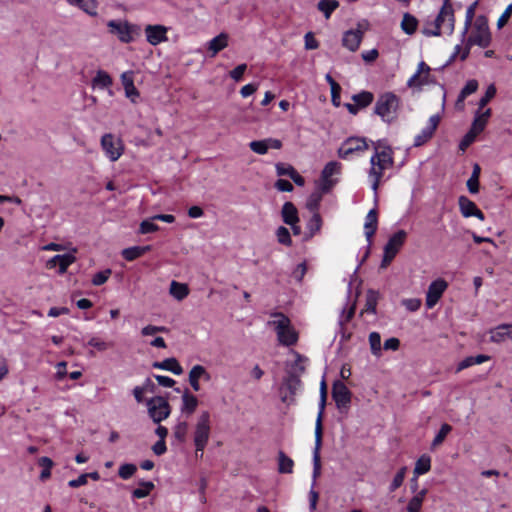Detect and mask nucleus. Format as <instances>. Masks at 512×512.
I'll list each match as a JSON object with an SVG mask.
<instances>
[{
  "label": "nucleus",
  "instance_id": "nucleus-1",
  "mask_svg": "<svg viewBox=\"0 0 512 512\" xmlns=\"http://www.w3.org/2000/svg\"><path fill=\"white\" fill-rule=\"evenodd\" d=\"M271 317L272 320L268 321V325L274 328L279 343L284 346L295 345L298 341V332L290 319L281 312H273Z\"/></svg>",
  "mask_w": 512,
  "mask_h": 512
},
{
  "label": "nucleus",
  "instance_id": "nucleus-2",
  "mask_svg": "<svg viewBox=\"0 0 512 512\" xmlns=\"http://www.w3.org/2000/svg\"><path fill=\"white\" fill-rule=\"evenodd\" d=\"M491 42V34L488 27V21L484 16H478L474 22V26L470 36L467 39L466 47L460 55L461 60H465L473 45L485 48Z\"/></svg>",
  "mask_w": 512,
  "mask_h": 512
},
{
  "label": "nucleus",
  "instance_id": "nucleus-3",
  "mask_svg": "<svg viewBox=\"0 0 512 512\" xmlns=\"http://www.w3.org/2000/svg\"><path fill=\"white\" fill-rule=\"evenodd\" d=\"M393 164V156L389 155L388 152L381 151V153L373 154L371 156V167L368 172V177L371 182V188L375 192V194L377 193V190L380 186L385 170L392 168Z\"/></svg>",
  "mask_w": 512,
  "mask_h": 512
},
{
  "label": "nucleus",
  "instance_id": "nucleus-4",
  "mask_svg": "<svg viewBox=\"0 0 512 512\" xmlns=\"http://www.w3.org/2000/svg\"><path fill=\"white\" fill-rule=\"evenodd\" d=\"M211 433V416L208 411H202L194 427L193 440L196 457H202Z\"/></svg>",
  "mask_w": 512,
  "mask_h": 512
},
{
  "label": "nucleus",
  "instance_id": "nucleus-5",
  "mask_svg": "<svg viewBox=\"0 0 512 512\" xmlns=\"http://www.w3.org/2000/svg\"><path fill=\"white\" fill-rule=\"evenodd\" d=\"M454 30V14L453 9L448 0L441 8L438 16L434 20V29L424 27L422 33L426 36H438L442 32L448 35L452 34Z\"/></svg>",
  "mask_w": 512,
  "mask_h": 512
},
{
  "label": "nucleus",
  "instance_id": "nucleus-6",
  "mask_svg": "<svg viewBox=\"0 0 512 512\" xmlns=\"http://www.w3.org/2000/svg\"><path fill=\"white\" fill-rule=\"evenodd\" d=\"M399 98L392 92L380 95L375 103L374 113L384 122L391 123L397 117Z\"/></svg>",
  "mask_w": 512,
  "mask_h": 512
},
{
  "label": "nucleus",
  "instance_id": "nucleus-7",
  "mask_svg": "<svg viewBox=\"0 0 512 512\" xmlns=\"http://www.w3.org/2000/svg\"><path fill=\"white\" fill-rule=\"evenodd\" d=\"M109 32L116 35L122 43H131L141 35V28L137 24H132L127 21L110 20L107 23Z\"/></svg>",
  "mask_w": 512,
  "mask_h": 512
},
{
  "label": "nucleus",
  "instance_id": "nucleus-8",
  "mask_svg": "<svg viewBox=\"0 0 512 512\" xmlns=\"http://www.w3.org/2000/svg\"><path fill=\"white\" fill-rule=\"evenodd\" d=\"M147 412L155 424H160L171 414L169 402L162 396H155L146 401Z\"/></svg>",
  "mask_w": 512,
  "mask_h": 512
},
{
  "label": "nucleus",
  "instance_id": "nucleus-9",
  "mask_svg": "<svg viewBox=\"0 0 512 512\" xmlns=\"http://www.w3.org/2000/svg\"><path fill=\"white\" fill-rule=\"evenodd\" d=\"M406 236L407 234L404 230H399L390 237V239L384 246V255L381 262L382 268L387 267L391 263V261L394 259V257L404 244Z\"/></svg>",
  "mask_w": 512,
  "mask_h": 512
},
{
  "label": "nucleus",
  "instance_id": "nucleus-10",
  "mask_svg": "<svg viewBox=\"0 0 512 512\" xmlns=\"http://www.w3.org/2000/svg\"><path fill=\"white\" fill-rule=\"evenodd\" d=\"M302 382L295 375H286L279 388L280 399L283 403L290 405L294 403V396L301 389Z\"/></svg>",
  "mask_w": 512,
  "mask_h": 512
},
{
  "label": "nucleus",
  "instance_id": "nucleus-11",
  "mask_svg": "<svg viewBox=\"0 0 512 512\" xmlns=\"http://www.w3.org/2000/svg\"><path fill=\"white\" fill-rule=\"evenodd\" d=\"M101 147L105 152V155L110 161H117L123 154V144L119 138H116L113 134H104L101 138Z\"/></svg>",
  "mask_w": 512,
  "mask_h": 512
},
{
  "label": "nucleus",
  "instance_id": "nucleus-12",
  "mask_svg": "<svg viewBox=\"0 0 512 512\" xmlns=\"http://www.w3.org/2000/svg\"><path fill=\"white\" fill-rule=\"evenodd\" d=\"M366 29V22L358 23L356 29H350L343 34L342 45L351 52L357 51Z\"/></svg>",
  "mask_w": 512,
  "mask_h": 512
},
{
  "label": "nucleus",
  "instance_id": "nucleus-13",
  "mask_svg": "<svg viewBox=\"0 0 512 512\" xmlns=\"http://www.w3.org/2000/svg\"><path fill=\"white\" fill-rule=\"evenodd\" d=\"M341 163L337 161L328 162L321 173L320 189L322 192H329L332 187L337 183L336 179L332 177L339 175L341 172Z\"/></svg>",
  "mask_w": 512,
  "mask_h": 512
},
{
  "label": "nucleus",
  "instance_id": "nucleus-14",
  "mask_svg": "<svg viewBox=\"0 0 512 512\" xmlns=\"http://www.w3.org/2000/svg\"><path fill=\"white\" fill-rule=\"evenodd\" d=\"M430 67L423 61L418 64L417 71L410 77L407 82L410 88H421L424 85H429L435 82L430 74Z\"/></svg>",
  "mask_w": 512,
  "mask_h": 512
},
{
  "label": "nucleus",
  "instance_id": "nucleus-15",
  "mask_svg": "<svg viewBox=\"0 0 512 512\" xmlns=\"http://www.w3.org/2000/svg\"><path fill=\"white\" fill-rule=\"evenodd\" d=\"M368 149V144L364 138L352 137L347 139L338 149L340 158L347 159L355 152L364 151Z\"/></svg>",
  "mask_w": 512,
  "mask_h": 512
},
{
  "label": "nucleus",
  "instance_id": "nucleus-16",
  "mask_svg": "<svg viewBox=\"0 0 512 512\" xmlns=\"http://www.w3.org/2000/svg\"><path fill=\"white\" fill-rule=\"evenodd\" d=\"M332 397L338 409H347L351 402V392L342 381H336L332 387Z\"/></svg>",
  "mask_w": 512,
  "mask_h": 512
},
{
  "label": "nucleus",
  "instance_id": "nucleus-17",
  "mask_svg": "<svg viewBox=\"0 0 512 512\" xmlns=\"http://www.w3.org/2000/svg\"><path fill=\"white\" fill-rule=\"evenodd\" d=\"M447 288V282L443 279L433 281L426 294V306L427 308H433L441 298L442 294Z\"/></svg>",
  "mask_w": 512,
  "mask_h": 512
},
{
  "label": "nucleus",
  "instance_id": "nucleus-18",
  "mask_svg": "<svg viewBox=\"0 0 512 512\" xmlns=\"http://www.w3.org/2000/svg\"><path fill=\"white\" fill-rule=\"evenodd\" d=\"M167 27L163 25H147L145 27L146 40L149 44L156 46L167 41Z\"/></svg>",
  "mask_w": 512,
  "mask_h": 512
},
{
  "label": "nucleus",
  "instance_id": "nucleus-19",
  "mask_svg": "<svg viewBox=\"0 0 512 512\" xmlns=\"http://www.w3.org/2000/svg\"><path fill=\"white\" fill-rule=\"evenodd\" d=\"M200 379L210 381L211 376L204 366L195 365L191 368L188 376L189 383L195 392H198L201 388L199 383Z\"/></svg>",
  "mask_w": 512,
  "mask_h": 512
},
{
  "label": "nucleus",
  "instance_id": "nucleus-20",
  "mask_svg": "<svg viewBox=\"0 0 512 512\" xmlns=\"http://www.w3.org/2000/svg\"><path fill=\"white\" fill-rule=\"evenodd\" d=\"M459 208L464 217L475 216L480 220H484V214L479 210L476 204L466 196H460L458 199Z\"/></svg>",
  "mask_w": 512,
  "mask_h": 512
},
{
  "label": "nucleus",
  "instance_id": "nucleus-21",
  "mask_svg": "<svg viewBox=\"0 0 512 512\" xmlns=\"http://www.w3.org/2000/svg\"><path fill=\"white\" fill-rule=\"evenodd\" d=\"M121 83L125 90V95L129 98L133 103L137 101L139 97V92L134 86V78L132 71H126L121 74Z\"/></svg>",
  "mask_w": 512,
  "mask_h": 512
},
{
  "label": "nucleus",
  "instance_id": "nucleus-22",
  "mask_svg": "<svg viewBox=\"0 0 512 512\" xmlns=\"http://www.w3.org/2000/svg\"><path fill=\"white\" fill-rule=\"evenodd\" d=\"M70 6L76 7L82 10L89 16L97 15L98 3L96 0H66Z\"/></svg>",
  "mask_w": 512,
  "mask_h": 512
},
{
  "label": "nucleus",
  "instance_id": "nucleus-23",
  "mask_svg": "<svg viewBox=\"0 0 512 512\" xmlns=\"http://www.w3.org/2000/svg\"><path fill=\"white\" fill-rule=\"evenodd\" d=\"M282 218L285 224L293 225L299 222L298 211L292 202H285L282 207Z\"/></svg>",
  "mask_w": 512,
  "mask_h": 512
},
{
  "label": "nucleus",
  "instance_id": "nucleus-24",
  "mask_svg": "<svg viewBox=\"0 0 512 512\" xmlns=\"http://www.w3.org/2000/svg\"><path fill=\"white\" fill-rule=\"evenodd\" d=\"M293 355L295 356V362L291 366L287 367L286 372L287 375H295L298 379H300L301 375L305 372V362L307 359L296 351H293Z\"/></svg>",
  "mask_w": 512,
  "mask_h": 512
},
{
  "label": "nucleus",
  "instance_id": "nucleus-25",
  "mask_svg": "<svg viewBox=\"0 0 512 512\" xmlns=\"http://www.w3.org/2000/svg\"><path fill=\"white\" fill-rule=\"evenodd\" d=\"M377 211L376 209H371L365 218V224H364V230H365V236L368 240V242H371V238L376 232L377 229Z\"/></svg>",
  "mask_w": 512,
  "mask_h": 512
},
{
  "label": "nucleus",
  "instance_id": "nucleus-26",
  "mask_svg": "<svg viewBox=\"0 0 512 512\" xmlns=\"http://www.w3.org/2000/svg\"><path fill=\"white\" fill-rule=\"evenodd\" d=\"M228 46V35L220 33L208 42V50L211 52V57H214L218 52Z\"/></svg>",
  "mask_w": 512,
  "mask_h": 512
},
{
  "label": "nucleus",
  "instance_id": "nucleus-27",
  "mask_svg": "<svg viewBox=\"0 0 512 512\" xmlns=\"http://www.w3.org/2000/svg\"><path fill=\"white\" fill-rule=\"evenodd\" d=\"M490 116H491V109H486L483 112L478 110L476 112V115H475V118H474V121L472 123L470 130L474 131L476 134L481 133L484 130Z\"/></svg>",
  "mask_w": 512,
  "mask_h": 512
},
{
  "label": "nucleus",
  "instance_id": "nucleus-28",
  "mask_svg": "<svg viewBox=\"0 0 512 512\" xmlns=\"http://www.w3.org/2000/svg\"><path fill=\"white\" fill-rule=\"evenodd\" d=\"M322 446V439L315 438V447L313 451V482L312 487L316 484V479L321 473V458L320 449Z\"/></svg>",
  "mask_w": 512,
  "mask_h": 512
},
{
  "label": "nucleus",
  "instance_id": "nucleus-29",
  "mask_svg": "<svg viewBox=\"0 0 512 512\" xmlns=\"http://www.w3.org/2000/svg\"><path fill=\"white\" fill-rule=\"evenodd\" d=\"M153 367L171 371L175 375H181L183 373L182 367L175 358H167L161 362H155L153 363Z\"/></svg>",
  "mask_w": 512,
  "mask_h": 512
},
{
  "label": "nucleus",
  "instance_id": "nucleus-30",
  "mask_svg": "<svg viewBox=\"0 0 512 512\" xmlns=\"http://www.w3.org/2000/svg\"><path fill=\"white\" fill-rule=\"evenodd\" d=\"M198 406V399L195 395L185 391L182 395L181 411L183 413L192 414Z\"/></svg>",
  "mask_w": 512,
  "mask_h": 512
},
{
  "label": "nucleus",
  "instance_id": "nucleus-31",
  "mask_svg": "<svg viewBox=\"0 0 512 512\" xmlns=\"http://www.w3.org/2000/svg\"><path fill=\"white\" fill-rule=\"evenodd\" d=\"M507 337H511L509 324H501L490 331V340L492 342L500 343Z\"/></svg>",
  "mask_w": 512,
  "mask_h": 512
},
{
  "label": "nucleus",
  "instance_id": "nucleus-32",
  "mask_svg": "<svg viewBox=\"0 0 512 512\" xmlns=\"http://www.w3.org/2000/svg\"><path fill=\"white\" fill-rule=\"evenodd\" d=\"M151 250V246H133L122 251V256L127 261H133Z\"/></svg>",
  "mask_w": 512,
  "mask_h": 512
},
{
  "label": "nucleus",
  "instance_id": "nucleus-33",
  "mask_svg": "<svg viewBox=\"0 0 512 512\" xmlns=\"http://www.w3.org/2000/svg\"><path fill=\"white\" fill-rule=\"evenodd\" d=\"M170 294L178 301L183 300L189 294L188 286L184 283L172 281L169 289Z\"/></svg>",
  "mask_w": 512,
  "mask_h": 512
},
{
  "label": "nucleus",
  "instance_id": "nucleus-34",
  "mask_svg": "<svg viewBox=\"0 0 512 512\" xmlns=\"http://www.w3.org/2000/svg\"><path fill=\"white\" fill-rule=\"evenodd\" d=\"M324 193L325 192H322L319 186L318 189L308 197L306 207L312 214L318 213V208Z\"/></svg>",
  "mask_w": 512,
  "mask_h": 512
},
{
  "label": "nucleus",
  "instance_id": "nucleus-35",
  "mask_svg": "<svg viewBox=\"0 0 512 512\" xmlns=\"http://www.w3.org/2000/svg\"><path fill=\"white\" fill-rule=\"evenodd\" d=\"M426 494L427 489H422L413 496L408 502L407 512H420Z\"/></svg>",
  "mask_w": 512,
  "mask_h": 512
},
{
  "label": "nucleus",
  "instance_id": "nucleus-36",
  "mask_svg": "<svg viewBox=\"0 0 512 512\" xmlns=\"http://www.w3.org/2000/svg\"><path fill=\"white\" fill-rule=\"evenodd\" d=\"M294 461L288 457L283 451L278 453V471L279 473L290 474L293 472Z\"/></svg>",
  "mask_w": 512,
  "mask_h": 512
},
{
  "label": "nucleus",
  "instance_id": "nucleus-37",
  "mask_svg": "<svg viewBox=\"0 0 512 512\" xmlns=\"http://www.w3.org/2000/svg\"><path fill=\"white\" fill-rule=\"evenodd\" d=\"M418 26V20L411 14L405 13L401 21V29L408 35H412Z\"/></svg>",
  "mask_w": 512,
  "mask_h": 512
},
{
  "label": "nucleus",
  "instance_id": "nucleus-38",
  "mask_svg": "<svg viewBox=\"0 0 512 512\" xmlns=\"http://www.w3.org/2000/svg\"><path fill=\"white\" fill-rule=\"evenodd\" d=\"M92 84L93 87L100 89L109 88L112 85V78L107 72L99 70L96 76L93 78Z\"/></svg>",
  "mask_w": 512,
  "mask_h": 512
},
{
  "label": "nucleus",
  "instance_id": "nucleus-39",
  "mask_svg": "<svg viewBox=\"0 0 512 512\" xmlns=\"http://www.w3.org/2000/svg\"><path fill=\"white\" fill-rule=\"evenodd\" d=\"M55 260L58 263V272L59 274H64L67 271V268L75 262L76 257L72 253L55 255Z\"/></svg>",
  "mask_w": 512,
  "mask_h": 512
},
{
  "label": "nucleus",
  "instance_id": "nucleus-40",
  "mask_svg": "<svg viewBox=\"0 0 512 512\" xmlns=\"http://www.w3.org/2000/svg\"><path fill=\"white\" fill-rule=\"evenodd\" d=\"M489 360V356L486 355H477V356H469L462 360L457 367V372H460L468 367H471L476 364H482L485 361Z\"/></svg>",
  "mask_w": 512,
  "mask_h": 512
},
{
  "label": "nucleus",
  "instance_id": "nucleus-41",
  "mask_svg": "<svg viewBox=\"0 0 512 512\" xmlns=\"http://www.w3.org/2000/svg\"><path fill=\"white\" fill-rule=\"evenodd\" d=\"M326 405V398H324V395L320 396V403H319V412L315 423V438L322 439L323 435V426H322V419L324 414V409Z\"/></svg>",
  "mask_w": 512,
  "mask_h": 512
},
{
  "label": "nucleus",
  "instance_id": "nucleus-42",
  "mask_svg": "<svg viewBox=\"0 0 512 512\" xmlns=\"http://www.w3.org/2000/svg\"><path fill=\"white\" fill-rule=\"evenodd\" d=\"M431 468V459L427 455H422L415 464L414 475L418 477L419 475L427 473Z\"/></svg>",
  "mask_w": 512,
  "mask_h": 512
},
{
  "label": "nucleus",
  "instance_id": "nucleus-43",
  "mask_svg": "<svg viewBox=\"0 0 512 512\" xmlns=\"http://www.w3.org/2000/svg\"><path fill=\"white\" fill-rule=\"evenodd\" d=\"M322 227V219L319 213L312 214L311 219L307 223L308 236L307 238L313 237L315 234L320 232Z\"/></svg>",
  "mask_w": 512,
  "mask_h": 512
},
{
  "label": "nucleus",
  "instance_id": "nucleus-44",
  "mask_svg": "<svg viewBox=\"0 0 512 512\" xmlns=\"http://www.w3.org/2000/svg\"><path fill=\"white\" fill-rule=\"evenodd\" d=\"M369 344L372 354L376 357H380L382 353V348L381 336L378 332H371L369 334Z\"/></svg>",
  "mask_w": 512,
  "mask_h": 512
},
{
  "label": "nucleus",
  "instance_id": "nucleus-45",
  "mask_svg": "<svg viewBox=\"0 0 512 512\" xmlns=\"http://www.w3.org/2000/svg\"><path fill=\"white\" fill-rule=\"evenodd\" d=\"M87 345L95 348L99 352H104L114 346L112 341L108 342L99 337L93 336L89 339Z\"/></svg>",
  "mask_w": 512,
  "mask_h": 512
},
{
  "label": "nucleus",
  "instance_id": "nucleus-46",
  "mask_svg": "<svg viewBox=\"0 0 512 512\" xmlns=\"http://www.w3.org/2000/svg\"><path fill=\"white\" fill-rule=\"evenodd\" d=\"M373 94L368 91H363L359 94H356L352 97L353 101L360 107L365 108L370 105L373 101Z\"/></svg>",
  "mask_w": 512,
  "mask_h": 512
},
{
  "label": "nucleus",
  "instance_id": "nucleus-47",
  "mask_svg": "<svg viewBox=\"0 0 512 512\" xmlns=\"http://www.w3.org/2000/svg\"><path fill=\"white\" fill-rule=\"evenodd\" d=\"M338 7V2L336 0H321L318 3V9L322 11L328 19L331 13Z\"/></svg>",
  "mask_w": 512,
  "mask_h": 512
},
{
  "label": "nucleus",
  "instance_id": "nucleus-48",
  "mask_svg": "<svg viewBox=\"0 0 512 512\" xmlns=\"http://www.w3.org/2000/svg\"><path fill=\"white\" fill-rule=\"evenodd\" d=\"M39 465L43 468L40 479L42 481L47 480L51 475V468L53 466V461L49 457H41L38 460Z\"/></svg>",
  "mask_w": 512,
  "mask_h": 512
},
{
  "label": "nucleus",
  "instance_id": "nucleus-49",
  "mask_svg": "<svg viewBox=\"0 0 512 512\" xmlns=\"http://www.w3.org/2000/svg\"><path fill=\"white\" fill-rule=\"evenodd\" d=\"M141 488H137L133 491V497L137 499L144 498L149 495L150 491L154 488V484L152 482H141Z\"/></svg>",
  "mask_w": 512,
  "mask_h": 512
},
{
  "label": "nucleus",
  "instance_id": "nucleus-50",
  "mask_svg": "<svg viewBox=\"0 0 512 512\" xmlns=\"http://www.w3.org/2000/svg\"><path fill=\"white\" fill-rule=\"evenodd\" d=\"M451 430L452 427L449 424H443L432 442V448H436L441 445Z\"/></svg>",
  "mask_w": 512,
  "mask_h": 512
},
{
  "label": "nucleus",
  "instance_id": "nucleus-51",
  "mask_svg": "<svg viewBox=\"0 0 512 512\" xmlns=\"http://www.w3.org/2000/svg\"><path fill=\"white\" fill-rule=\"evenodd\" d=\"M406 471H407V467H402L397 473L396 475L394 476L390 486H389V490L391 492L395 491L396 489H398L402 484H403V481H404V478H405V475H406Z\"/></svg>",
  "mask_w": 512,
  "mask_h": 512
},
{
  "label": "nucleus",
  "instance_id": "nucleus-52",
  "mask_svg": "<svg viewBox=\"0 0 512 512\" xmlns=\"http://www.w3.org/2000/svg\"><path fill=\"white\" fill-rule=\"evenodd\" d=\"M377 305V293L374 291H369L366 298V305L363 312H370L374 314L376 312Z\"/></svg>",
  "mask_w": 512,
  "mask_h": 512
},
{
  "label": "nucleus",
  "instance_id": "nucleus-53",
  "mask_svg": "<svg viewBox=\"0 0 512 512\" xmlns=\"http://www.w3.org/2000/svg\"><path fill=\"white\" fill-rule=\"evenodd\" d=\"M276 236L279 243L286 246L292 244L290 232L286 227L280 226L276 231Z\"/></svg>",
  "mask_w": 512,
  "mask_h": 512
},
{
  "label": "nucleus",
  "instance_id": "nucleus-54",
  "mask_svg": "<svg viewBox=\"0 0 512 512\" xmlns=\"http://www.w3.org/2000/svg\"><path fill=\"white\" fill-rule=\"evenodd\" d=\"M249 148L259 155H264L268 151V145L266 142V139L264 140H258V141H252L249 143Z\"/></svg>",
  "mask_w": 512,
  "mask_h": 512
},
{
  "label": "nucleus",
  "instance_id": "nucleus-55",
  "mask_svg": "<svg viewBox=\"0 0 512 512\" xmlns=\"http://www.w3.org/2000/svg\"><path fill=\"white\" fill-rule=\"evenodd\" d=\"M478 89V82L474 79L469 80L460 92V100H464L467 96L473 94Z\"/></svg>",
  "mask_w": 512,
  "mask_h": 512
},
{
  "label": "nucleus",
  "instance_id": "nucleus-56",
  "mask_svg": "<svg viewBox=\"0 0 512 512\" xmlns=\"http://www.w3.org/2000/svg\"><path fill=\"white\" fill-rule=\"evenodd\" d=\"M187 429H188V424L186 422H179L175 427H174V437L179 441V442H184L185 439H186V434H187Z\"/></svg>",
  "mask_w": 512,
  "mask_h": 512
},
{
  "label": "nucleus",
  "instance_id": "nucleus-57",
  "mask_svg": "<svg viewBox=\"0 0 512 512\" xmlns=\"http://www.w3.org/2000/svg\"><path fill=\"white\" fill-rule=\"evenodd\" d=\"M152 217L150 219L143 220L140 223L139 233L148 234L152 232H156L159 229V226L153 223Z\"/></svg>",
  "mask_w": 512,
  "mask_h": 512
},
{
  "label": "nucleus",
  "instance_id": "nucleus-58",
  "mask_svg": "<svg viewBox=\"0 0 512 512\" xmlns=\"http://www.w3.org/2000/svg\"><path fill=\"white\" fill-rule=\"evenodd\" d=\"M477 4H478V2L475 1L466 10V19H465L463 35H465L468 32V29L472 24L473 18L475 16V10H476Z\"/></svg>",
  "mask_w": 512,
  "mask_h": 512
},
{
  "label": "nucleus",
  "instance_id": "nucleus-59",
  "mask_svg": "<svg viewBox=\"0 0 512 512\" xmlns=\"http://www.w3.org/2000/svg\"><path fill=\"white\" fill-rule=\"evenodd\" d=\"M137 467L134 464H123L120 466L118 474L122 479H129L136 472Z\"/></svg>",
  "mask_w": 512,
  "mask_h": 512
},
{
  "label": "nucleus",
  "instance_id": "nucleus-60",
  "mask_svg": "<svg viewBox=\"0 0 512 512\" xmlns=\"http://www.w3.org/2000/svg\"><path fill=\"white\" fill-rule=\"evenodd\" d=\"M112 271L110 269H106L96 273L92 278V284L95 286H100L104 284L110 277Z\"/></svg>",
  "mask_w": 512,
  "mask_h": 512
},
{
  "label": "nucleus",
  "instance_id": "nucleus-61",
  "mask_svg": "<svg viewBox=\"0 0 512 512\" xmlns=\"http://www.w3.org/2000/svg\"><path fill=\"white\" fill-rule=\"evenodd\" d=\"M275 168L278 176H289L290 178L296 171L293 166L285 163H277Z\"/></svg>",
  "mask_w": 512,
  "mask_h": 512
},
{
  "label": "nucleus",
  "instance_id": "nucleus-62",
  "mask_svg": "<svg viewBox=\"0 0 512 512\" xmlns=\"http://www.w3.org/2000/svg\"><path fill=\"white\" fill-rule=\"evenodd\" d=\"M495 95H496V88L494 85H490L487 88L485 95L479 100V110L484 108Z\"/></svg>",
  "mask_w": 512,
  "mask_h": 512
},
{
  "label": "nucleus",
  "instance_id": "nucleus-63",
  "mask_svg": "<svg viewBox=\"0 0 512 512\" xmlns=\"http://www.w3.org/2000/svg\"><path fill=\"white\" fill-rule=\"evenodd\" d=\"M433 135V132H431L430 130L424 128L420 134H418L416 137H415V140H414V145L415 146H421L423 145L425 142H427Z\"/></svg>",
  "mask_w": 512,
  "mask_h": 512
},
{
  "label": "nucleus",
  "instance_id": "nucleus-64",
  "mask_svg": "<svg viewBox=\"0 0 512 512\" xmlns=\"http://www.w3.org/2000/svg\"><path fill=\"white\" fill-rule=\"evenodd\" d=\"M477 135L478 134H476L474 131L469 130V132L461 140V142L459 144V148L462 151H465L467 149V147L470 146L474 142Z\"/></svg>",
  "mask_w": 512,
  "mask_h": 512
}]
</instances>
